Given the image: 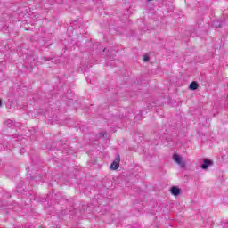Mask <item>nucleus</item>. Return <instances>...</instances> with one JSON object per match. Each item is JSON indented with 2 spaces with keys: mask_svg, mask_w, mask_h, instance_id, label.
<instances>
[{
  "mask_svg": "<svg viewBox=\"0 0 228 228\" xmlns=\"http://www.w3.org/2000/svg\"><path fill=\"white\" fill-rule=\"evenodd\" d=\"M189 88L190 90H197V88H199V84L193 81L190 84Z\"/></svg>",
  "mask_w": 228,
  "mask_h": 228,
  "instance_id": "nucleus-5",
  "label": "nucleus"
},
{
  "mask_svg": "<svg viewBox=\"0 0 228 228\" xmlns=\"http://www.w3.org/2000/svg\"><path fill=\"white\" fill-rule=\"evenodd\" d=\"M173 159L174 161H175V163H177V165L181 167V168H184V167H186V163H184V161L183 160V158L178 154L175 153L173 155Z\"/></svg>",
  "mask_w": 228,
  "mask_h": 228,
  "instance_id": "nucleus-1",
  "label": "nucleus"
},
{
  "mask_svg": "<svg viewBox=\"0 0 228 228\" xmlns=\"http://www.w3.org/2000/svg\"><path fill=\"white\" fill-rule=\"evenodd\" d=\"M171 193L172 195H174L175 197H177V195L181 194V189H179V187H172L171 188Z\"/></svg>",
  "mask_w": 228,
  "mask_h": 228,
  "instance_id": "nucleus-4",
  "label": "nucleus"
},
{
  "mask_svg": "<svg viewBox=\"0 0 228 228\" xmlns=\"http://www.w3.org/2000/svg\"><path fill=\"white\" fill-rule=\"evenodd\" d=\"M105 136H106V132L100 133V138H105Z\"/></svg>",
  "mask_w": 228,
  "mask_h": 228,
  "instance_id": "nucleus-7",
  "label": "nucleus"
},
{
  "mask_svg": "<svg viewBox=\"0 0 228 228\" xmlns=\"http://www.w3.org/2000/svg\"><path fill=\"white\" fill-rule=\"evenodd\" d=\"M148 1H152V0H148Z\"/></svg>",
  "mask_w": 228,
  "mask_h": 228,
  "instance_id": "nucleus-12",
  "label": "nucleus"
},
{
  "mask_svg": "<svg viewBox=\"0 0 228 228\" xmlns=\"http://www.w3.org/2000/svg\"><path fill=\"white\" fill-rule=\"evenodd\" d=\"M213 165V160H209L208 159H205L203 160V164L201 165L202 170H208L209 167Z\"/></svg>",
  "mask_w": 228,
  "mask_h": 228,
  "instance_id": "nucleus-3",
  "label": "nucleus"
},
{
  "mask_svg": "<svg viewBox=\"0 0 228 228\" xmlns=\"http://www.w3.org/2000/svg\"><path fill=\"white\" fill-rule=\"evenodd\" d=\"M6 125L9 126V127H12V121H7Z\"/></svg>",
  "mask_w": 228,
  "mask_h": 228,
  "instance_id": "nucleus-8",
  "label": "nucleus"
},
{
  "mask_svg": "<svg viewBox=\"0 0 228 228\" xmlns=\"http://www.w3.org/2000/svg\"><path fill=\"white\" fill-rule=\"evenodd\" d=\"M149 60H150L149 55H143V61L147 62L149 61Z\"/></svg>",
  "mask_w": 228,
  "mask_h": 228,
  "instance_id": "nucleus-6",
  "label": "nucleus"
},
{
  "mask_svg": "<svg viewBox=\"0 0 228 228\" xmlns=\"http://www.w3.org/2000/svg\"><path fill=\"white\" fill-rule=\"evenodd\" d=\"M1 106H3V101H1V99H0V108H1Z\"/></svg>",
  "mask_w": 228,
  "mask_h": 228,
  "instance_id": "nucleus-9",
  "label": "nucleus"
},
{
  "mask_svg": "<svg viewBox=\"0 0 228 228\" xmlns=\"http://www.w3.org/2000/svg\"><path fill=\"white\" fill-rule=\"evenodd\" d=\"M118 167H120V155H118L112 162L110 168L111 170H118Z\"/></svg>",
  "mask_w": 228,
  "mask_h": 228,
  "instance_id": "nucleus-2",
  "label": "nucleus"
},
{
  "mask_svg": "<svg viewBox=\"0 0 228 228\" xmlns=\"http://www.w3.org/2000/svg\"><path fill=\"white\" fill-rule=\"evenodd\" d=\"M216 28H221V26H220V25H218V26H216Z\"/></svg>",
  "mask_w": 228,
  "mask_h": 228,
  "instance_id": "nucleus-10",
  "label": "nucleus"
},
{
  "mask_svg": "<svg viewBox=\"0 0 228 228\" xmlns=\"http://www.w3.org/2000/svg\"><path fill=\"white\" fill-rule=\"evenodd\" d=\"M106 51H107V50H106V48H105V49H103V53H106Z\"/></svg>",
  "mask_w": 228,
  "mask_h": 228,
  "instance_id": "nucleus-11",
  "label": "nucleus"
}]
</instances>
